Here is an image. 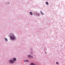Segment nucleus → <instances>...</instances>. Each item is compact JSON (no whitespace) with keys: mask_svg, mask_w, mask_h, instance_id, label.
Segmentation results:
<instances>
[{"mask_svg":"<svg viewBox=\"0 0 65 65\" xmlns=\"http://www.w3.org/2000/svg\"><path fill=\"white\" fill-rule=\"evenodd\" d=\"M41 13H42V14H43V13H42V12H41Z\"/></svg>","mask_w":65,"mask_h":65,"instance_id":"obj_10","label":"nucleus"},{"mask_svg":"<svg viewBox=\"0 0 65 65\" xmlns=\"http://www.w3.org/2000/svg\"><path fill=\"white\" fill-rule=\"evenodd\" d=\"M16 60V58H13V60L14 61H15Z\"/></svg>","mask_w":65,"mask_h":65,"instance_id":"obj_6","label":"nucleus"},{"mask_svg":"<svg viewBox=\"0 0 65 65\" xmlns=\"http://www.w3.org/2000/svg\"><path fill=\"white\" fill-rule=\"evenodd\" d=\"M29 61L28 60H25V62H27L28 61Z\"/></svg>","mask_w":65,"mask_h":65,"instance_id":"obj_8","label":"nucleus"},{"mask_svg":"<svg viewBox=\"0 0 65 65\" xmlns=\"http://www.w3.org/2000/svg\"><path fill=\"white\" fill-rule=\"evenodd\" d=\"M30 14L31 15H33V13H32V12H30Z\"/></svg>","mask_w":65,"mask_h":65,"instance_id":"obj_5","label":"nucleus"},{"mask_svg":"<svg viewBox=\"0 0 65 65\" xmlns=\"http://www.w3.org/2000/svg\"><path fill=\"white\" fill-rule=\"evenodd\" d=\"M28 57H31V56H30V55H29L28 56Z\"/></svg>","mask_w":65,"mask_h":65,"instance_id":"obj_9","label":"nucleus"},{"mask_svg":"<svg viewBox=\"0 0 65 65\" xmlns=\"http://www.w3.org/2000/svg\"><path fill=\"white\" fill-rule=\"evenodd\" d=\"M56 63L57 64H58V62H56Z\"/></svg>","mask_w":65,"mask_h":65,"instance_id":"obj_11","label":"nucleus"},{"mask_svg":"<svg viewBox=\"0 0 65 65\" xmlns=\"http://www.w3.org/2000/svg\"><path fill=\"white\" fill-rule=\"evenodd\" d=\"M5 40L6 41H7V40H8L7 39H6V38L5 39Z\"/></svg>","mask_w":65,"mask_h":65,"instance_id":"obj_7","label":"nucleus"},{"mask_svg":"<svg viewBox=\"0 0 65 65\" xmlns=\"http://www.w3.org/2000/svg\"><path fill=\"white\" fill-rule=\"evenodd\" d=\"M31 65H35V64L33 63H31Z\"/></svg>","mask_w":65,"mask_h":65,"instance_id":"obj_4","label":"nucleus"},{"mask_svg":"<svg viewBox=\"0 0 65 65\" xmlns=\"http://www.w3.org/2000/svg\"><path fill=\"white\" fill-rule=\"evenodd\" d=\"M46 4L47 5H48L49 4L48 3V2H46Z\"/></svg>","mask_w":65,"mask_h":65,"instance_id":"obj_3","label":"nucleus"},{"mask_svg":"<svg viewBox=\"0 0 65 65\" xmlns=\"http://www.w3.org/2000/svg\"><path fill=\"white\" fill-rule=\"evenodd\" d=\"M10 62L11 63H14V61L13 60H11L10 61Z\"/></svg>","mask_w":65,"mask_h":65,"instance_id":"obj_2","label":"nucleus"},{"mask_svg":"<svg viewBox=\"0 0 65 65\" xmlns=\"http://www.w3.org/2000/svg\"><path fill=\"white\" fill-rule=\"evenodd\" d=\"M10 38L12 40H14L15 39V37L14 36V35H13V36H10Z\"/></svg>","mask_w":65,"mask_h":65,"instance_id":"obj_1","label":"nucleus"}]
</instances>
